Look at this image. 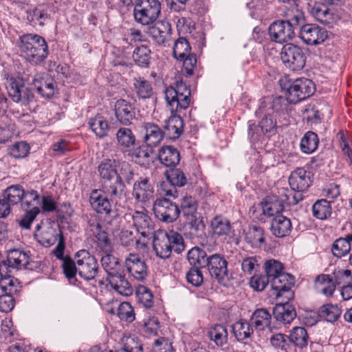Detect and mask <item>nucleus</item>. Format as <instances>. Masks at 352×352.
Segmentation results:
<instances>
[{
	"mask_svg": "<svg viewBox=\"0 0 352 352\" xmlns=\"http://www.w3.org/2000/svg\"><path fill=\"white\" fill-rule=\"evenodd\" d=\"M21 56L33 65L43 63L48 56V45L43 37L36 34H25L20 36Z\"/></svg>",
	"mask_w": 352,
	"mask_h": 352,
	"instance_id": "f257e3e1",
	"label": "nucleus"
},
{
	"mask_svg": "<svg viewBox=\"0 0 352 352\" xmlns=\"http://www.w3.org/2000/svg\"><path fill=\"white\" fill-rule=\"evenodd\" d=\"M153 248L158 257L167 258L173 250L180 253L184 250V240L180 234L173 230L160 231L154 236Z\"/></svg>",
	"mask_w": 352,
	"mask_h": 352,
	"instance_id": "f03ea898",
	"label": "nucleus"
},
{
	"mask_svg": "<svg viewBox=\"0 0 352 352\" xmlns=\"http://www.w3.org/2000/svg\"><path fill=\"white\" fill-rule=\"evenodd\" d=\"M165 99L172 114L180 113L190 105V87L182 81L177 82L175 87H170L166 89Z\"/></svg>",
	"mask_w": 352,
	"mask_h": 352,
	"instance_id": "7ed1b4c3",
	"label": "nucleus"
},
{
	"mask_svg": "<svg viewBox=\"0 0 352 352\" xmlns=\"http://www.w3.org/2000/svg\"><path fill=\"white\" fill-rule=\"evenodd\" d=\"M161 9L159 0H138L133 11L134 20L143 26L153 25L159 18Z\"/></svg>",
	"mask_w": 352,
	"mask_h": 352,
	"instance_id": "20e7f679",
	"label": "nucleus"
},
{
	"mask_svg": "<svg viewBox=\"0 0 352 352\" xmlns=\"http://www.w3.org/2000/svg\"><path fill=\"white\" fill-rule=\"evenodd\" d=\"M116 180L113 184L104 185V192L111 197L112 201H117L124 195V184L122 180L129 182L133 178V170L129 163L123 162L120 163Z\"/></svg>",
	"mask_w": 352,
	"mask_h": 352,
	"instance_id": "39448f33",
	"label": "nucleus"
},
{
	"mask_svg": "<svg viewBox=\"0 0 352 352\" xmlns=\"http://www.w3.org/2000/svg\"><path fill=\"white\" fill-rule=\"evenodd\" d=\"M283 89L286 90L287 100L289 103L296 104L304 100L314 92V82L307 78H297L288 86L285 85Z\"/></svg>",
	"mask_w": 352,
	"mask_h": 352,
	"instance_id": "423d86ee",
	"label": "nucleus"
},
{
	"mask_svg": "<svg viewBox=\"0 0 352 352\" xmlns=\"http://www.w3.org/2000/svg\"><path fill=\"white\" fill-rule=\"evenodd\" d=\"M79 275L85 280H92L98 274L99 267L95 256L85 250L78 251L76 254Z\"/></svg>",
	"mask_w": 352,
	"mask_h": 352,
	"instance_id": "0eeeda50",
	"label": "nucleus"
},
{
	"mask_svg": "<svg viewBox=\"0 0 352 352\" xmlns=\"http://www.w3.org/2000/svg\"><path fill=\"white\" fill-rule=\"evenodd\" d=\"M280 58L285 66L293 71L302 69L306 61L302 50L291 43L286 44L283 47Z\"/></svg>",
	"mask_w": 352,
	"mask_h": 352,
	"instance_id": "6e6552de",
	"label": "nucleus"
},
{
	"mask_svg": "<svg viewBox=\"0 0 352 352\" xmlns=\"http://www.w3.org/2000/svg\"><path fill=\"white\" fill-rule=\"evenodd\" d=\"M153 210L159 220L166 223L175 221L180 213L178 206L166 198L156 199L153 203Z\"/></svg>",
	"mask_w": 352,
	"mask_h": 352,
	"instance_id": "1a4fd4ad",
	"label": "nucleus"
},
{
	"mask_svg": "<svg viewBox=\"0 0 352 352\" xmlns=\"http://www.w3.org/2000/svg\"><path fill=\"white\" fill-rule=\"evenodd\" d=\"M8 96L15 102H21L27 106L34 101V95L32 91L24 87L21 80L11 78L6 87Z\"/></svg>",
	"mask_w": 352,
	"mask_h": 352,
	"instance_id": "9d476101",
	"label": "nucleus"
},
{
	"mask_svg": "<svg viewBox=\"0 0 352 352\" xmlns=\"http://www.w3.org/2000/svg\"><path fill=\"white\" fill-rule=\"evenodd\" d=\"M271 39L276 43H286L295 36V31L284 20L274 21L269 27Z\"/></svg>",
	"mask_w": 352,
	"mask_h": 352,
	"instance_id": "9b49d317",
	"label": "nucleus"
},
{
	"mask_svg": "<svg viewBox=\"0 0 352 352\" xmlns=\"http://www.w3.org/2000/svg\"><path fill=\"white\" fill-rule=\"evenodd\" d=\"M124 265L127 272L138 280H143L147 276L146 264L138 254H129L125 257Z\"/></svg>",
	"mask_w": 352,
	"mask_h": 352,
	"instance_id": "f8f14e48",
	"label": "nucleus"
},
{
	"mask_svg": "<svg viewBox=\"0 0 352 352\" xmlns=\"http://www.w3.org/2000/svg\"><path fill=\"white\" fill-rule=\"evenodd\" d=\"M165 175L172 187L168 189L166 188V184L163 183L162 184V193L165 196L177 197V190L175 187L184 186L187 182L184 173L179 169L171 168L166 171Z\"/></svg>",
	"mask_w": 352,
	"mask_h": 352,
	"instance_id": "ddd939ff",
	"label": "nucleus"
},
{
	"mask_svg": "<svg viewBox=\"0 0 352 352\" xmlns=\"http://www.w3.org/2000/svg\"><path fill=\"white\" fill-rule=\"evenodd\" d=\"M294 284V278L291 274L283 273L271 280V287L273 290V295L276 298L286 294L285 297L289 300L293 297L291 291Z\"/></svg>",
	"mask_w": 352,
	"mask_h": 352,
	"instance_id": "4468645a",
	"label": "nucleus"
},
{
	"mask_svg": "<svg viewBox=\"0 0 352 352\" xmlns=\"http://www.w3.org/2000/svg\"><path fill=\"white\" fill-rule=\"evenodd\" d=\"M300 37L304 43L308 45H318L326 40L327 32L318 25L305 24L300 28Z\"/></svg>",
	"mask_w": 352,
	"mask_h": 352,
	"instance_id": "2eb2a0df",
	"label": "nucleus"
},
{
	"mask_svg": "<svg viewBox=\"0 0 352 352\" xmlns=\"http://www.w3.org/2000/svg\"><path fill=\"white\" fill-rule=\"evenodd\" d=\"M228 263L226 259L219 254H212L207 258L205 267L212 277L221 283L225 279L228 274Z\"/></svg>",
	"mask_w": 352,
	"mask_h": 352,
	"instance_id": "dca6fc26",
	"label": "nucleus"
},
{
	"mask_svg": "<svg viewBox=\"0 0 352 352\" xmlns=\"http://www.w3.org/2000/svg\"><path fill=\"white\" fill-rule=\"evenodd\" d=\"M147 33L158 45H165L171 38L172 28L167 21H160L148 25Z\"/></svg>",
	"mask_w": 352,
	"mask_h": 352,
	"instance_id": "f3484780",
	"label": "nucleus"
},
{
	"mask_svg": "<svg viewBox=\"0 0 352 352\" xmlns=\"http://www.w3.org/2000/svg\"><path fill=\"white\" fill-rule=\"evenodd\" d=\"M32 83L37 92L43 97L51 98L56 92V82L47 74H36Z\"/></svg>",
	"mask_w": 352,
	"mask_h": 352,
	"instance_id": "a211bd4d",
	"label": "nucleus"
},
{
	"mask_svg": "<svg viewBox=\"0 0 352 352\" xmlns=\"http://www.w3.org/2000/svg\"><path fill=\"white\" fill-rule=\"evenodd\" d=\"M137 231L143 236H148L153 232V223L144 210H135L129 214Z\"/></svg>",
	"mask_w": 352,
	"mask_h": 352,
	"instance_id": "6ab92c4d",
	"label": "nucleus"
},
{
	"mask_svg": "<svg viewBox=\"0 0 352 352\" xmlns=\"http://www.w3.org/2000/svg\"><path fill=\"white\" fill-rule=\"evenodd\" d=\"M289 184L293 191L300 192L307 190L311 184L310 173L298 168L289 177Z\"/></svg>",
	"mask_w": 352,
	"mask_h": 352,
	"instance_id": "aec40b11",
	"label": "nucleus"
},
{
	"mask_svg": "<svg viewBox=\"0 0 352 352\" xmlns=\"http://www.w3.org/2000/svg\"><path fill=\"white\" fill-rule=\"evenodd\" d=\"M117 120L123 125H129L135 118V112L131 104L125 100L120 99L115 104Z\"/></svg>",
	"mask_w": 352,
	"mask_h": 352,
	"instance_id": "412c9836",
	"label": "nucleus"
},
{
	"mask_svg": "<svg viewBox=\"0 0 352 352\" xmlns=\"http://www.w3.org/2000/svg\"><path fill=\"white\" fill-rule=\"evenodd\" d=\"M287 98L285 99L281 96L267 97L261 100L258 107V113H267L269 110H272L276 113L283 112L287 108Z\"/></svg>",
	"mask_w": 352,
	"mask_h": 352,
	"instance_id": "4be33fe9",
	"label": "nucleus"
},
{
	"mask_svg": "<svg viewBox=\"0 0 352 352\" xmlns=\"http://www.w3.org/2000/svg\"><path fill=\"white\" fill-rule=\"evenodd\" d=\"M311 15L322 24L331 25L338 19V16L323 3H315L311 9Z\"/></svg>",
	"mask_w": 352,
	"mask_h": 352,
	"instance_id": "5701e85b",
	"label": "nucleus"
},
{
	"mask_svg": "<svg viewBox=\"0 0 352 352\" xmlns=\"http://www.w3.org/2000/svg\"><path fill=\"white\" fill-rule=\"evenodd\" d=\"M107 280L111 288L118 294L126 296L132 294V287L122 274V270L107 276Z\"/></svg>",
	"mask_w": 352,
	"mask_h": 352,
	"instance_id": "b1692460",
	"label": "nucleus"
},
{
	"mask_svg": "<svg viewBox=\"0 0 352 352\" xmlns=\"http://www.w3.org/2000/svg\"><path fill=\"white\" fill-rule=\"evenodd\" d=\"M91 231L96 239L97 248L102 252H111L113 247L108 234L102 229L99 223L90 224Z\"/></svg>",
	"mask_w": 352,
	"mask_h": 352,
	"instance_id": "393cba45",
	"label": "nucleus"
},
{
	"mask_svg": "<svg viewBox=\"0 0 352 352\" xmlns=\"http://www.w3.org/2000/svg\"><path fill=\"white\" fill-rule=\"evenodd\" d=\"M89 202L91 207L98 212L100 214H109L111 212V205L107 198L102 195L100 190H92Z\"/></svg>",
	"mask_w": 352,
	"mask_h": 352,
	"instance_id": "a878e982",
	"label": "nucleus"
},
{
	"mask_svg": "<svg viewBox=\"0 0 352 352\" xmlns=\"http://www.w3.org/2000/svg\"><path fill=\"white\" fill-rule=\"evenodd\" d=\"M153 186L148 179H142L136 182L133 185V195L135 198L141 202H146L153 196Z\"/></svg>",
	"mask_w": 352,
	"mask_h": 352,
	"instance_id": "bb28decb",
	"label": "nucleus"
},
{
	"mask_svg": "<svg viewBox=\"0 0 352 352\" xmlns=\"http://www.w3.org/2000/svg\"><path fill=\"white\" fill-rule=\"evenodd\" d=\"M292 226L289 219L283 215H277L272 221L271 230L277 237H284L292 231Z\"/></svg>",
	"mask_w": 352,
	"mask_h": 352,
	"instance_id": "cd10ccee",
	"label": "nucleus"
},
{
	"mask_svg": "<svg viewBox=\"0 0 352 352\" xmlns=\"http://www.w3.org/2000/svg\"><path fill=\"white\" fill-rule=\"evenodd\" d=\"M143 129L145 131L144 142L148 147L156 146L163 138V132L155 124L151 122L144 123Z\"/></svg>",
	"mask_w": 352,
	"mask_h": 352,
	"instance_id": "c85d7f7f",
	"label": "nucleus"
},
{
	"mask_svg": "<svg viewBox=\"0 0 352 352\" xmlns=\"http://www.w3.org/2000/svg\"><path fill=\"white\" fill-rule=\"evenodd\" d=\"M283 201L276 196L267 197L261 203L263 214L269 217L280 215L284 209Z\"/></svg>",
	"mask_w": 352,
	"mask_h": 352,
	"instance_id": "c756f323",
	"label": "nucleus"
},
{
	"mask_svg": "<svg viewBox=\"0 0 352 352\" xmlns=\"http://www.w3.org/2000/svg\"><path fill=\"white\" fill-rule=\"evenodd\" d=\"M274 316L277 321L290 323L296 316L294 307L287 302L279 303L274 309Z\"/></svg>",
	"mask_w": 352,
	"mask_h": 352,
	"instance_id": "7c9ffc66",
	"label": "nucleus"
},
{
	"mask_svg": "<svg viewBox=\"0 0 352 352\" xmlns=\"http://www.w3.org/2000/svg\"><path fill=\"white\" fill-rule=\"evenodd\" d=\"M314 288L318 293L325 296H331L336 289L333 278L329 274H320L316 278Z\"/></svg>",
	"mask_w": 352,
	"mask_h": 352,
	"instance_id": "2f4dec72",
	"label": "nucleus"
},
{
	"mask_svg": "<svg viewBox=\"0 0 352 352\" xmlns=\"http://www.w3.org/2000/svg\"><path fill=\"white\" fill-rule=\"evenodd\" d=\"M49 18L50 15L47 11L41 8L34 7L26 10V20L28 23L34 28L44 26L45 21Z\"/></svg>",
	"mask_w": 352,
	"mask_h": 352,
	"instance_id": "473e14b6",
	"label": "nucleus"
},
{
	"mask_svg": "<svg viewBox=\"0 0 352 352\" xmlns=\"http://www.w3.org/2000/svg\"><path fill=\"white\" fill-rule=\"evenodd\" d=\"M30 256L28 253L19 250H12L8 252L7 257L8 265L9 267L20 270L22 267H27L29 264Z\"/></svg>",
	"mask_w": 352,
	"mask_h": 352,
	"instance_id": "72a5a7b5",
	"label": "nucleus"
},
{
	"mask_svg": "<svg viewBox=\"0 0 352 352\" xmlns=\"http://www.w3.org/2000/svg\"><path fill=\"white\" fill-rule=\"evenodd\" d=\"M88 124L96 135L100 138L107 136L109 131L107 120L101 115L90 118Z\"/></svg>",
	"mask_w": 352,
	"mask_h": 352,
	"instance_id": "f704fd0d",
	"label": "nucleus"
},
{
	"mask_svg": "<svg viewBox=\"0 0 352 352\" xmlns=\"http://www.w3.org/2000/svg\"><path fill=\"white\" fill-rule=\"evenodd\" d=\"M210 228L213 234L219 236L228 235L232 228L230 221L221 215L216 216L211 219Z\"/></svg>",
	"mask_w": 352,
	"mask_h": 352,
	"instance_id": "c9c22d12",
	"label": "nucleus"
},
{
	"mask_svg": "<svg viewBox=\"0 0 352 352\" xmlns=\"http://www.w3.org/2000/svg\"><path fill=\"white\" fill-rule=\"evenodd\" d=\"M115 160L105 159L101 162L98 166V171L100 177L104 180L103 185L106 184H112L111 179L116 178L117 170L115 168ZM104 189V186H102Z\"/></svg>",
	"mask_w": 352,
	"mask_h": 352,
	"instance_id": "e433bc0d",
	"label": "nucleus"
},
{
	"mask_svg": "<svg viewBox=\"0 0 352 352\" xmlns=\"http://www.w3.org/2000/svg\"><path fill=\"white\" fill-rule=\"evenodd\" d=\"M341 309L337 305L326 304L321 306L318 310L319 317L329 322H334L340 318Z\"/></svg>",
	"mask_w": 352,
	"mask_h": 352,
	"instance_id": "4c0bfd02",
	"label": "nucleus"
},
{
	"mask_svg": "<svg viewBox=\"0 0 352 352\" xmlns=\"http://www.w3.org/2000/svg\"><path fill=\"white\" fill-rule=\"evenodd\" d=\"M134 91L139 98L146 99L153 95V88L151 82L142 77L134 78Z\"/></svg>",
	"mask_w": 352,
	"mask_h": 352,
	"instance_id": "58836bf2",
	"label": "nucleus"
},
{
	"mask_svg": "<svg viewBox=\"0 0 352 352\" xmlns=\"http://www.w3.org/2000/svg\"><path fill=\"white\" fill-rule=\"evenodd\" d=\"M0 287L6 294H14L19 288V282L16 278L6 273H3V267L0 268Z\"/></svg>",
	"mask_w": 352,
	"mask_h": 352,
	"instance_id": "ea45409f",
	"label": "nucleus"
},
{
	"mask_svg": "<svg viewBox=\"0 0 352 352\" xmlns=\"http://www.w3.org/2000/svg\"><path fill=\"white\" fill-rule=\"evenodd\" d=\"M272 316L265 309H256L252 316L251 322L258 330H263L269 327Z\"/></svg>",
	"mask_w": 352,
	"mask_h": 352,
	"instance_id": "a19ab883",
	"label": "nucleus"
},
{
	"mask_svg": "<svg viewBox=\"0 0 352 352\" xmlns=\"http://www.w3.org/2000/svg\"><path fill=\"white\" fill-rule=\"evenodd\" d=\"M232 331L234 336L239 341H243L244 340L250 338L254 330L248 321L241 320L236 322L232 325Z\"/></svg>",
	"mask_w": 352,
	"mask_h": 352,
	"instance_id": "79ce46f5",
	"label": "nucleus"
},
{
	"mask_svg": "<svg viewBox=\"0 0 352 352\" xmlns=\"http://www.w3.org/2000/svg\"><path fill=\"white\" fill-rule=\"evenodd\" d=\"M132 58L138 66L144 68L148 67L150 64L151 50L146 45L137 47L133 52Z\"/></svg>",
	"mask_w": 352,
	"mask_h": 352,
	"instance_id": "37998d69",
	"label": "nucleus"
},
{
	"mask_svg": "<svg viewBox=\"0 0 352 352\" xmlns=\"http://www.w3.org/2000/svg\"><path fill=\"white\" fill-rule=\"evenodd\" d=\"M289 339L296 346L303 348L307 345L309 336L304 327H295L291 331Z\"/></svg>",
	"mask_w": 352,
	"mask_h": 352,
	"instance_id": "c03bdc74",
	"label": "nucleus"
},
{
	"mask_svg": "<svg viewBox=\"0 0 352 352\" xmlns=\"http://www.w3.org/2000/svg\"><path fill=\"white\" fill-rule=\"evenodd\" d=\"M16 133V125L7 118L0 119V144L8 142Z\"/></svg>",
	"mask_w": 352,
	"mask_h": 352,
	"instance_id": "a18cd8bd",
	"label": "nucleus"
},
{
	"mask_svg": "<svg viewBox=\"0 0 352 352\" xmlns=\"http://www.w3.org/2000/svg\"><path fill=\"white\" fill-rule=\"evenodd\" d=\"M183 122L179 116L173 114L166 121L164 129L171 138H178L182 132Z\"/></svg>",
	"mask_w": 352,
	"mask_h": 352,
	"instance_id": "49530a36",
	"label": "nucleus"
},
{
	"mask_svg": "<svg viewBox=\"0 0 352 352\" xmlns=\"http://www.w3.org/2000/svg\"><path fill=\"white\" fill-rule=\"evenodd\" d=\"M318 142L319 140L317 134L312 131H308L301 140V150L305 153L311 154L318 148Z\"/></svg>",
	"mask_w": 352,
	"mask_h": 352,
	"instance_id": "de8ad7c7",
	"label": "nucleus"
},
{
	"mask_svg": "<svg viewBox=\"0 0 352 352\" xmlns=\"http://www.w3.org/2000/svg\"><path fill=\"white\" fill-rule=\"evenodd\" d=\"M104 255L101 257V264L109 276L121 270V265L118 259L111 254V252H104Z\"/></svg>",
	"mask_w": 352,
	"mask_h": 352,
	"instance_id": "09e8293b",
	"label": "nucleus"
},
{
	"mask_svg": "<svg viewBox=\"0 0 352 352\" xmlns=\"http://www.w3.org/2000/svg\"><path fill=\"white\" fill-rule=\"evenodd\" d=\"M245 240L252 247H260L264 243V231L261 227L253 226L245 233Z\"/></svg>",
	"mask_w": 352,
	"mask_h": 352,
	"instance_id": "8fccbe9b",
	"label": "nucleus"
},
{
	"mask_svg": "<svg viewBox=\"0 0 352 352\" xmlns=\"http://www.w3.org/2000/svg\"><path fill=\"white\" fill-rule=\"evenodd\" d=\"M286 19L284 20L295 31L296 29L302 26L305 23L303 13L296 8H292L285 13Z\"/></svg>",
	"mask_w": 352,
	"mask_h": 352,
	"instance_id": "3c124183",
	"label": "nucleus"
},
{
	"mask_svg": "<svg viewBox=\"0 0 352 352\" xmlns=\"http://www.w3.org/2000/svg\"><path fill=\"white\" fill-rule=\"evenodd\" d=\"M208 257L206 252L198 247L191 248L187 254V258L190 265H199L200 267H205Z\"/></svg>",
	"mask_w": 352,
	"mask_h": 352,
	"instance_id": "603ef678",
	"label": "nucleus"
},
{
	"mask_svg": "<svg viewBox=\"0 0 352 352\" xmlns=\"http://www.w3.org/2000/svg\"><path fill=\"white\" fill-rule=\"evenodd\" d=\"M23 188L20 185H12L8 187L3 192V197L11 205H15L21 202L23 199Z\"/></svg>",
	"mask_w": 352,
	"mask_h": 352,
	"instance_id": "864d4df0",
	"label": "nucleus"
},
{
	"mask_svg": "<svg viewBox=\"0 0 352 352\" xmlns=\"http://www.w3.org/2000/svg\"><path fill=\"white\" fill-rule=\"evenodd\" d=\"M313 214L315 217L323 220L330 216L331 206L330 202L325 199L316 201L312 206Z\"/></svg>",
	"mask_w": 352,
	"mask_h": 352,
	"instance_id": "5fc2aeb1",
	"label": "nucleus"
},
{
	"mask_svg": "<svg viewBox=\"0 0 352 352\" xmlns=\"http://www.w3.org/2000/svg\"><path fill=\"white\" fill-rule=\"evenodd\" d=\"M211 340L218 346H223L227 342L228 332L225 327L221 324L214 325L209 331Z\"/></svg>",
	"mask_w": 352,
	"mask_h": 352,
	"instance_id": "6e6d98bb",
	"label": "nucleus"
},
{
	"mask_svg": "<svg viewBox=\"0 0 352 352\" xmlns=\"http://www.w3.org/2000/svg\"><path fill=\"white\" fill-rule=\"evenodd\" d=\"M180 212L186 217L190 215L198 214L197 202L192 196L186 195L181 199Z\"/></svg>",
	"mask_w": 352,
	"mask_h": 352,
	"instance_id": "4d7b16f0",
	"label": "nucleus"
},
{
	"mask_svg": "<svg viewBox=\"0 0 352 352\" xmlns=\"http://www.w3.org/2000/svg\"><path fill=\"white\" fill-rule=\"evenodd\" d=\"M190 50L191 47L188 41L184 38H179L175 42L173 56L177 60H182L190 53Z\"/></svg>",
	"mask_w": 352,
	"mask_h": 352,
	"instance_id": "13d9d810",
	"label": "nucleus"
},
{
	"mask_svg": "<svg viewBox=\"0 0 352 352\" xmlns=\"http://www.w3.org/2000/svg\"><path fill=\"white\" fill-rule=\"evenodd\" d=\"M185 218L191 233L195 236H201L204 233L205 226L199 213Z\"/></svg>",
	"mask_w": 352,
	"mask_h": 352,
	"instance_id": "bf43d9fd",
	"label": "nucleus"
},
{
	"mask_svg": "<svg viewBox=\"0 0 352 352\" xmlns=\"http://www.w3.org/2000/svg\"><path fill=\"white\" fill-rule=\"evenodd\" d=\"M265 271L266 276L270 278L274 279V278L278 276L283 274V266L281 263L278 261L271 259L265 263Z\"/></svg>",
	"mask_w": 352,
	"mask_h": 352,
	"instance_id": "052dcab7",
	"label": "nucleus"
},
{
	"mask_svg": "<svg viewBox=\"0 0 352 352\" xmlns=\"http://www.w3.org/2000/svg\"><path fill=\"white\" fill-rule=\"evenodd\" d=\"M351 250V244L343 238L336 239L331 246V252L334 256L341 258L347 254Z\"/></svg>",
	"mask_w": 352,
	"mask_h": 352,
	"instance_id": "680f3d73",
	"label": "nucleus"
},
{
	"mask_svg": "<svg viewBox=\"0 0 352 352\" xmlns=\"http://www.w3.org/2000/svg\"><path fill=\"white\" fill-rule=\"evenodd\" d=\"M118 143L124 147H130L135 144V138L131 129L120 128L117 132Z\"/></svg>",
	"mask_w": 352,
	"mask_h": 352,
	"instance_id": "e2e57ef3",
	"label": "nucleus"
},
{
	"mask_svg": "<svg viewBox=\"0 0 352 352\" xmlns=\"http://www.w3.org/2000/svg\"><path fill=\"white\" fill-rule=\"evenodd\" d=\"M136 294L140 302L146 308H150L153 304V296L151 290L144 285L137 287Z\"/></svg>",
	"mask_w": 352,
	"mask_h": 352,
	"instance_id": "0e129e2a",
	"label": "nucleus"
},
{
	"mask_svg": "<svg viewBox=\"0 0 352 352\" xmlns=\"http://www.w3.org/2000/svg\"><path fill=\"white\" fill-rule=\"evenodd\" d=\"M26 212L22 218L19 221V225L21 228L29 230L31 224L40 212L38 206H34L31 209L25 210Z\"/></svg>",
	"mask_w": 352,
	"mask_h": 352,
	"instance_id": "69168bd1",
	"label": "nucleus"
},
{
	"mask_svg": "<svg viewBox=\"0 0 352 352\" xmlns=\"http://www.w3.org/2000/svg\"><path fill=\"white\" fill-rule=\"evenodd\" d=\"M141 330L146 336H157L160 330V322L158 319L153 317L144 321Z\"/></svg>",
	"mask_w": 352,
	"mask_h": 352,
	"instance_id": "338daca9",
	"label": "nucleus"
},
{
	"mask_svg": "<svg viewBox=\"0 0 352 352\" xmlns=\"http://www.w3.org/2000/svg\"><path fill=\"white\" fill-rule=\"evenodd\" d=\"M333 282L335 286L338 285H346L352 281V274L349 270L338 269L336 270L333 273Z\"/></svg>",
	"mask_w": 352,
	"mask_h": 352,
	"instance_id": "774afa93",
	"label": "nucleus"
}]
</instances>
